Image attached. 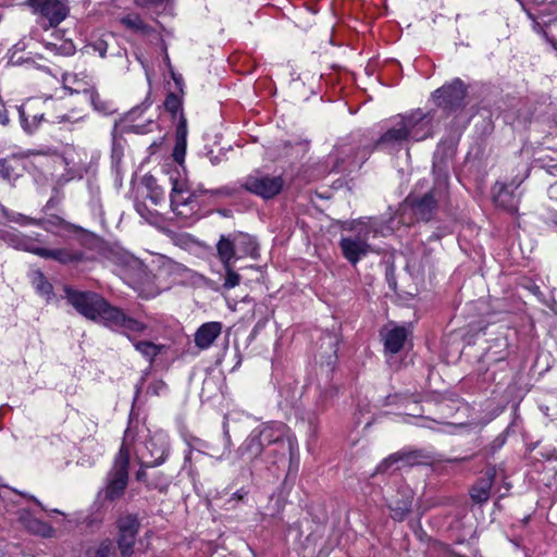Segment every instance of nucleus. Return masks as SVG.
I'll return each mask as SVG.
<instances>
[{
    "label": "nucleus",
    "instance_id": "1",
    "mask_svg": "<svg viewBox=\"0 0 557 557\" xmlns=\"http://www.w3.org/2000/svg\"><path fill=\"white\" fill-rule=\"evenodd\" d=\"M63 290L66 301L79 314L110 330L120 332L126 337H129V333H143L149 329L146 323L128 315L123 309L111 305L98 293L78 290L71 286H64Z\"/></svg>",
    "mask_w": 557,
    "mask_h": 557
},
{
    "label": "nucleus",
    "instance_id": "2",
    "mask_svg": "<svg viewBox=\"0 0 557 557\" xmlns=\"http://www.w3.org/2000/svg\"><path fill=\"white\" fill-rule=\"evenodd\" d=\"M338 242L343 257L351 264L356 265L361 259L370 253L377 252L370 243L371 238L377 237L381 233V223L375 218H361L346 223Z\"/></svg>",
    "mask_w": 557,
    "mask_h": 557
},
{
    "label": "nucleus",
    "instance_id": "3",
    "mask_svg": "<svg viewBox=\"0 0 557 557\" xmlns=\"http://www.w3.org/2000/svg\"><path fill=\"white\" fill-rule=\"evenodd\" d=\"M259 245L249 234L234 232L221 235L216 243V256L222 265L234 264L245 257L257 259Z\"/></svg>",
    "mask_w": 557,
    "mask_h": 557
},
{
    "label": "nucleus",
    "instance_id": "4",
    "mask_svg": "<svg viewBox=\"0 0 557 557\" xmlns=\"http://www.w3.org/2000/svg\"><path fill=\"white\" fill-rule=\"evenodd\" d=\"M129 448L125 441L116 454L113 466L107 474V484L103 490L104 499L113 502L119 499L128 483Z\"/></svg>",
    "mask_w": 557,
    "mask_h": 557
},
{
    "label": "nucleus",
    "instance_id": "5",
    "mask_svg": "<svg viewBox=\"0 0 557 557\" xmlns=\"http://www.w3.org/2000/svg\"><path fill=\"white\" fill-rule=\"evenodd\" d=\"M448 195L449 191L447 190L440 195L435 190V186H432L423 194H419L417 190L412 191L408 195L405 202L411 209L417 220L429 222L434 218L438 207L446 202Z\"/></svg>",
    "mask_w": 557,
    "mask_h": 557
},
{
    "label": "nucleus",
    "instance_id": "6",
    "mask_svg": "<svg viewBox=\"0 0 557 557\" xmlns=\"http://www.w3.org/2000/svg\"><path fill=\"white\" fill-rule=\"evenodd\" d=\"M25 4L45 29L59 26L70 13L67 0H26Z\"/></svg>",
    "mask_w": 557,
    "mask_h": 557
},
{
    "label": "nucleus",
    "instance_id": "7",
    "mask_svg": "<svg viewBox=\"0 0 557 557\" xmlns=\"http://www.w3.org/2000/svg\"><path fill=\"white\" fill-rule=\"evenodd\" d=\"M398 123L403 127L408 140L421 141L434 136V114L423 112L421 109L411 110L406 114L398 115Z\"/></svg>",
    "mask_w": 557,
    "mask_h": 557
},
{
    "label": "nucleus",
    "instance_id": "8",
    "mask_svg": "<svg viewBox=\"0 0 557 557\" xmlns=\"http://www.w3.org/2000/svg\"><path fill=\"white\" fill-rule=\"evenodd\" d=\"M455 146L453 143L441 141L433 156V186L441 195L445 190L449 191V173L455 157Z\"/></svg>",
    "mask_w": 557,
    "mask_h": 557
},
{
    "label": "nucleus",
    "instance_id": "9",
    "mask_svg": "<svg viewBox=\"0 0 557 557\" xmlns=\"http://www.w3.org/2000/svg\"><path fill=\"white\" fill-rule=\"evenodd\" d=\"M172 190L170 202L173 212L182 218H189L199 209L197 198L202 195L201 189L190 190L183 181L170 177Z\"/></svg>",
    "mask_w": 557,
    "mask_h": 557
},
{
    "label": "nucleus",
    "instance_id": "10",
    "mask_svg": "<svg viewBox=\"0 0 557 557\" xmlns=\"http://www.w3.org/2000/svg\"><path fill=\"white\" fill-rule=\"evenodd\" d=\"M467 92L465 83L460 78H454L450 83L433 91L432 97L438 108L450 113L466 106L465 98Z\"/></svg>",
    "mask_w": 557,
    "mask_h": 557
},
{
    "label": "nucleus",
    "instance_id": "11",
    "mask_svg": "<svg viewBox=\"0 0 557 557\" xmlns=\"http://www.w3.org/2000/svg\"><path fill=\"white\" fill-rule=\"evenodd\" d=\"M284 186V181L280 175H270L260 171H255L245 177L242 187L263 199H271L278 195Z\"/></svg>",
    "mask_w": 557,
    "mask_h": 557
},
{
    "label": "nucleus",
    "instance_id": "12",
    "mask_svg": "<svg viewBox=\"0 0 557 557\" xmlns=\"http://www.w3.org/2000/svg\"><path fill=\"white\" fill-rule=\"evenodd\" d=\"M252 431L260 441L267 440L268 445L278 446L283 456L288 451L290 457H293L294 450L296 449V440L288 436V428L286 424L282 422H268Z\"/></svg>",
    "mask_w": 557,
    "mask_h": 557
},
{
    "label": "nucleus",
    "instance_id": "13",
    "mask_svg": "<svg viewBox=\"0 0 557 557\" xmlns=\"http://www.w3.org/2000/svg\"><path fill=\"white\" fill-rule=\"evenodd\" d=\"M152 271L154 277L162 284L160 288H169L173 283L182 282L188 277L189 270L184 264L174 261L173 259L159 255L152 260Z\"/></svg>",
    "mask_w": 557,
    "mask_h": 557
},
{
    "label": "nucleus",
    "instance_id": "14",
    "mask_svg": "<svg viewBox=\"0 0 557 557\" xmlns=\"http://www.w3.org/2000/svg\"><path fill=\"white\" fill-rule=\"evenodd\" d=\"M373 149H376L374 145H343L338 150V154L335 161V168L338 171H355L362 166V164L369 159Z\"/></svg>",
    "mask_w": 557,
    "mask_h": 557
},
{
    "label": "nucleus",
    "instance_id": "15",
    "mask_svg": "<svg viewBox=\"0 0 557 557\" xmlns=\"http://www.w3.org/2000/svg\"><path fill=\"white\" fill-rule=\"evenodd\" d=\"M145 449L146 451L140 455L143 466L157 467L164 462L169 453V443L162 434H156L146 442Z\"/></svg>",
    "mask_w": 557,
    "mask_h": 557
},
{
    "label": "nucleus",
    "instance_id": "16",
    "mask_svg": "<svg viewBox=\"0 0 557 557\" xmlns=\"http://www.w3.org/2000/svg\"><path fill=\"white\" fill-rule=\"evenodd\" d=\"M408 141L406 133L397 119H395L393 124L374 143V147L387 153H395L401 150L404 145Z\"/></svg>",
    "mask_w": 557,
    "mask_h": 557
},
{
    "label": "nucleus",
    "instance_id": "17",
    "mask_svg": "<svg viewBox=\"0 0 557 557\" xmlns=\"http://www.w3.org/2000/svg\"><path fill=\"white\" fill-rule=\"evenodd\" d=\"M422 454L418 450L397 451L382 460L375 469V473H385L389 470H399L404 467H412L420 462Z\"/></svg>",
    "mask_w": 557,
    "mask_h": 557
},
{
    "label": "nucleus",
    "instance_id": "18",
    "mask_svg": "<svg viewBox=\"0 0 557 557\" xmlns=\"http://www.w3.org/2000/svg\"><path fill=\"white\" fill-rule=\"evenodd\" d=\"M414 493L409 487L398 490L397 495L388 503L391 517L396 521H403L411 511Z\"/></svg>",
    "mask_w": 557,
    "mask_h": 557
},
{
    "label": "nucleus",
    "instance_id": "19",
    "mask_svg": "<svg viewBox=\"0 0 557 557\" xmlns=\"http://www.w3.org/2000/svg\"><path fill=\"white\" fill-rule=\"evenodd\" d=\"M496 466H487L484 475L480 478L470 491L472 500L476 504L486 503L490 498L491 487L496 478Z\"/></svg>",
    "mask_w": 557,
    "mask_h": 557
},
{
    "label": "nucleus",
    "instance_id": "20",
    "mask_svg": "<svg viewBox=\"0 0 557 557\" xmlns=\"http://www.w3.org/2000/svg\"><path fill=\"white\" fill-rule=\"evenodd\" d=\"M494 203L504 210L516 213L518 211V203L520 196L515 194L513 189L504 183H496L493 187Z\"/></svg>",
    "mask_w": 557,
    "mask_h": 557
},
{
    "label": "nucleus",
    "instance_id": "21",
    "mask_svg": "<svg viewBox=\"0 0 557 557\" xmlns=\"http://www.w3.org/2000/svg\"><path fill=\"white\" fill-rule=\"evenodd\" d=\"M39 257L58 261L61 264H74L86 260L83 251L70 248L48 249L42 247Z\"/></svg>",
    "mask_w": 557,
    "mask_h": 557
},
{
    "label": "nucleus",
    "instance_id": "22",
    "mask_svg": "<svg viewBox=\"0 0 557 557\" xmlns=\"http://www.w3.org/2000/svg\"><path fill=\"white\" fill-rule=\"evenodd\" d=\"M3 239L14 249L30 252L38 257L40 256L42 247L39 246L38 238L30 237L22 233H7L3 236Z\"/></svg>",
    "mask_w": 557,
    "mask_h": 557
},
{
    "label": "nucleus",
    "instance_id": "23",
    "mask_svg": "<svg viewBox=\"0 0 557 557\" xmlns=\"http://www.w3.org/2000/svg\"><path fill=\"white\" fill-rule=\"evenodd\" d=\"M222 332V323L207 322L201 324L194 335L195 345L200 349H208Z\"/></svg>",
    "mask_w": 557,
    "mask_h": 557
},
{
    "label": "nucleus",
    "instance_id": "24",
    "mask_svg": "<svg viewBox=\"0 0 557 557\" xmlns=\"http://www.w3.org/2000/svg\"><path fill=\"white\" fill-rule=\"evenodd\" d=\"M262 444L253 431L246 437V440L237 448L235 456L242 461H253L262 454Z\"/></svg>",
    "mask_w": 557,
    "mask_h": 557
},
{
    "label": "nucleus",
    "instance_id": "25",
    "mask_svg": "<svg viewBox=\"0 0 557 557\" xmlns=\"http://www.w3.org/2000/svg\"><path fill=\"white\" fill-rule=\"evenodd\" d=\"M409 331L405 326H395L387 331L384 336V348L386 352L397 354L401 350L407 341Z\"/></svg>",
    "mask_w": 557,
    "mask_h": 557
},
{
    "label": "nucleus",
    "instance_id": "26",
    "mask_svg": "<svg viewBox=\"0 0 557 557\" xmlns=\"http://www.w3.org/2000/svg\"><path fill=\"white\" fill-rule=\"evenodd\" d=\"M143 332V334H145ZM133 335H137V333H129V337H127L132 343L136 351H138L150 364L154 361L156 357H158L165 348L164 345H158L150 341H136ZM141 335V333H138Z\"/></svg>",
    "mask_w": 557,
    "mask_h": 557
},
{
    "label": "nucleus",
    "instance_id": "27",
    "mask_svg": "<svg viewBox=\"0 0 557 557\" xmlns=\"http://www.w3.org/2000/svg\"><path fill=\"white\" fill-rule=\"evenodd\" d=\"M508 344L506 338H496L494 343L482 355L480 362L492 364L504 361L508 356Z\"/></svg>",
    "mask_w": 557,
    "mask_h": 557
},
{
    "label": "nucleus",
    "instance_id": "28",
    "mask_svg": "<svg viewBox=\"0 0 557 557\" xmlns=\"http://www.w3.org/2000/svg\"><path fill=\"white\" fill-rule=\"evenodd\" d=\"M119 533L136 535L139 532L140 522L136 513H125L120 516L116 521Z\"/></svg>",
    "mask_w": 557,
    "mask_h": 557
},
{
    "label": "nucleus",
    "instance_id": "29",
    "mask_svg": "<svg viewBox=\"0 0 557 557\" xmlns=\"http://www.w3.org/2000/svg\"><path fill=\"white\" fill-rule=\"evenodd\" d=\"M32 284L36 292L48 301L53 297L52 284L46 278L45 274L40 270L33 272Z\"/></svg>",
    "mask_w": 557,
    "mask_h": 557
},
{
    "label": "nucleus",
    "instance_id": "30",
    "mask_svg": "<svg viewBox=\"0 0 557 557\" xmlns=\"http://www.w3.org/2000/svg\"><path fill=\"white\" fill-rule=\"evenodd\" d=\"M85 94L88 96L90 103L94 109L102 114H112L116 111L112 101L102 99L101 96L95 89H86Z\"/></svg>",
    "mask_w": 557,
    "mask_h": 557
},
{
    "label": "nucleus",
    "instance_id": "31",
    "mask_svg": "<svg viewBox=\"0 0 557 557\" xmlns=\"http://www.w3.org/2000/svg\"><path fill=\"white\" fill-rule=\"evenodd\" d=\"M527 14L529 18H531L532 21H535L537 17L541 18L544 24L557 21V1L544 4L539 10L537 15L533 14L530 11H527Z\"/></svg>",
    "mask_w": 557,
    "mask_h": 557
},
{
    "label": "nucleus",
    "instance_id": "32",
    "mask_svg": "<svg viewBox=\"0 0 557 557\" xmlns=\"http://www.w3.org/2000/svg\"><path fill=\"white\" fill-rule=\"evenodd\" d=\"M144 184L149 191L148 198L153 205L158 206L164 201V190L157 184L153 176H145Z\"/></svg>",
    "mask_w": 557,
    "mask_h": 557
},
{
    "label": "nucleus",
    "instance_id": "33",
    "mask_svg": "<svg viewBox=\"0 0 557 557\" xmlns=\"http://www.w3.org/2000/svg\"><path fill=\"white\" fill-rule=\"evenodd\" d=\"M115 547L110 539L102 540L98 546L89 547L84 557H110L114 554Z\"/></svg>",
    "mask_w": 557,
    "mask_h": 557
},
{
    "label": "nucleus",
    "instance_id": "34",
    "mask_svg": "<svg viewBox=\"0 0 557 557\" xmlns=\"http://www.w3.org/2000/svg\"><path fill=\"white\" fill-rule=\"evenodd\" d=\"M115 262L128 271L141 272L144 269V263L138 258L126 252L117 253Z\"/></svg>",
    "mask_w": 557,
    "mask_h": 557
},
{
    "label": "nucleus",
    "instance_id": "35",
    "mask_svg": "<svg viewBox=\"0 0 557 557\" xmlns=\"http://www.w3.org/2000/svg\"><path fill=\"white\" fill-rule=\"evenodd\" d=\"M122 24L129 29L145 35L152 32V27L146 24L139 15H127L122 18Z\"/></svg>",
    "mask_w": 557,
    "mask_h": 557
},
{
    "label": "nucleus",
    "instance_id": "36",
    "mask_svg": "<svg viewBox=\"0 0 557 557\" xmlns=\"http://www.w3.org/2000/svg\"><path fill=\"white\" fill-rule=\"evenodd\" d=\"M1 212L5 216L7 220L11 222L18 223L21 225H42V220H37L27 215H24L22 213L11 212L7 208L1 207Z\"/></svg>",
    "mask_w": 557,
    "mask_h": 557
},
{
    "label": "nucleus",
    "instance_id": "37",
    "mask_svg": "<svg viewBox=\"0 0 557 557\" xmlns=\"http://www.w3.org/2000/svg\"><path fill=\"white\" fill-rule=\"evenodd\" d=\"M136 535L119 533L117 547L123 557H129L134 553Z\"/></svg>",
    "mask_w": 557,
    "mask_h": 557
},
{
    "label": "nucleus",
    "instance_id": "38",
    "mask_svg": "<svg viewBox=\"0 0 557 557\" xmlns=\"http://www.w3.org/2000/svg\"><path fill=\"white\" fill-rule=\"evenodd\" d=\"M20 115L22 127L28 134H33L38 128L40 122L44 120L42 113L28 116L24 111H21Z\"/></svg>",
    "mask_w": 557,
    "mask_h": 557
},
{
    "label": "nucleus",
    "instance_id": "39",
    "mask_svg": "<svg viewBox=\"0 0 557 557\" xmlns=\"http://www.w3.org/2000/svg\"><path fill=\"white\" fill-rule=\"evenodd\" d=\"M233 267L234 264L223 265V269L225 271L223 287L225 289L234 288L240 283V275L234 271Z\"/></svg>",
    "mask_w": 557,
    "mask_h": 557
},
{
    "label": "nucleus",
    "instance_id": "40",
    "mask_svg": "<svg viewBox=\"0 0 557 557\" xmlns=\"http://www.w3.org/2000/svg\"><path fill=\"white\" fill-rule=\"evenodd\" d=\"M507 437L504 433L498 434L491 444L483 448L485 457H493L506 443Z\"/></svg>",
    "mask_w": 557,
    "mask_h": 557
},
{
    "label": "nucleus",
    "instance_id": "41",
    "mask_svg": "<svg viewBox=\"0 0 557 557\" xmlns=\"http://www.w3.org/2000/svg\"><path fill=\"white\" fill-rule=\"evenodd\" d=\"M28 529L32 530L34 533L40 534L41 536L49 537L54 532L53 529L47 524L44 523L37 519H34L29 521Z\"/></svg>",
    "mask_w": 557,
    "mask_h": 557
},
{
    "label": "nucleus",
    "instance_id": "42",
    "mask_svg": "<svg viewBox=\"0 0 557 557\" xmlns=\"http://www.w3.org/2000/svg\"><path fill=\"white\" fill-rule=\"evenodd\" d=\"M338 394V388L336 386L325 387L318 398V405L321 406L322 409L326 408L329 403Z\"/></svg>",
    "mask_w": 557,
    "mask_h": 557
},
{
    "label": "nucleus",
    "instance_id": "43",
    "mask_svg": "<svg viewBox=\"0 0 557 557\" xmlns=\"http://www.w3.org/2000/svg\"><path fill=\"white\" fill-rule=\"evenodd\" d=\"M187 137V122L186 119L181 115L180 122L176 127V143L186 145Z\"/></svg>",
    "mask_w": 557,
    "mask_h": 557
},
{
    "label": "nucleus",
    "instance_id": "44",
    "mask_svg": "<svg viewBox=\"0 0 557 557\" xmlns=\"http://www.w3.org/2000/svg\"><path fill=\"white\" fill-rule=\"evenodd\" d=\"M13 168L8 163L5 159H0V177L7 181H11L15 177Z\"/></svg>",
    "mask_w": 557,
    "mask_h": 557
},
{
    "label": "nucleus",
    "instance_id": "45",
    "mask_svg": "<svg viewBox=\"0 0 557 557\" xmlns=\"http://www.w3.org/2000/svg\"><path fill=\"white\" fill-rule=\"evenodd\" d=\"M165 108L173 114H176L181 109V102L177 96L170 94L165 99Z\"/></svg>",
    "mask_w": 557,
    "mask_h": 557
},
{
    "label": "nucleus",
    "instance_id": "46",
    "mask_svg": "<svg viewBox=\"0 0 557 557\" xmlns=\"http://www.w3.org/2000/svg\"><path fill=\"white\" fill-rule=\"evenodd\" d=\"M201 193L210 194V195L216 196V197H232L235 195V189H233L228 186H223V187H220L216 189H211V190H202L201 189Z\"/></svg>",
    "mask_w": 557,
    "mask_h": 557
},
{
    "label": "nucleus",
    "instance_id": "47",
    "mask_svg": "<svg viewBox=\"0 0 557 557\" xmlns=\"http://www.w3.org/2000/svg\"><path fill=\"white\" fill-rule=\"evenodd\" d=\"M166 391V384L159 380L151 382L147 387V393L153 396H159Z\"/></svg>",
    "mask_w": 557,
    "mask_h": 557
},
{
    "label": "nucleus",
    "instance_id": "48",
    "mask_svg": "<svg viewBox=\"0 0 557 557\" xmlns=\"http://www.w3.org/2000/svg\"><path fill=\"white\" fill-rule=\"evenodd\" d=\"M325 339L327 341V344L330 345L331 350H332L329 356L327 363L332 364L337 358V356H336L337 348L336 347L338 345V341L335 336L330 335V334L325 337Z\"/></svg>",
    "mask_w": 557,
    "mask_h": 557
},
{
    "label": "nucleus",
    "instance_id": "49",
    "mask_svg": "<svg viewBox=\"0 0 557 557\" xmlns=\"http://www.w3.org/2000/svg\"><path fill=\"white\" fill-rule=\"evenodd\" d=\"M185 150H186V145L176 143L174 151H173V157L176 162L181 163L184 160Z\"/></svg>",
    "mask_w": 557,
    "mask_h": 557
},
{
    "label": "nucleus",
    "instance_id": "50",
    "mask_svg": "<svg viewBox=\"0 0 557 557\" xmlns=\"http://www.w3.org/2000/svg\"><path fill=\"white\" fill-rule=\"evenodd\" d=\"M91 48L94 51H97L101 58L106 57L107 53V42L103 40H98L95 44H92Z\"/></svg>",
    "mask_w": 557,
    "mask_h": 557
},
{
    "label": "nucleus",
    "instance_id": "51",
    "mask_svg": "<svg viewBox=\"0 0 557 557\" xmlns=\"http://www.w3.org/2000/svg\"><path fill=\"white\" fill-rule=\"evenodd\" d=\"M146 468L147 467L143 466V460H140V469L136 473L137 481H140V482L146 481V478H147Z\"/></svg>",
    "mask_w": 557,
    "mask_h": 557
},
{
    "label": "nucleus",
    "instance_id": "52",
    "mask_svg": "<svg viewBox=\"0 0 557 557\" xmlns=\"http://www.w3.org/2000/svg\"><path fill=\"white\" fill-rule=\"evenodd\" d=\"M247 495V492L244 491L243 488L236 491L235 493H233L232 497L228 499V503L232 502V500H236V502H239L242 499H244V497Z\"/></svg>",
    "mask_w": 557,
    "mask_h": 557
},
{
    "label": "nucleus",
    "instance_id": "53",
    "mask_svg": "<svg viewBox=\"0 0 557 557\" xmlns=\"http://www.w3.org/2000/svg\"><path fill=\"white\" fill-rule=\"evenodd\" d=\"M14 492H15V493H17V494H20V495H22V496H24V497H27V498L32 499V500H33L34 503H36V504H37V505H38L42 510H45L44 505H42V504L40 503V500H38L35 496H33V495H28V494H26V493H23V492L16 491V490H14Z\"/></svg>",
    "mask_w": 557,
    "mask_h": 557
},
{
    "label": "nucleus",
    "instance_id": "54",
    "mask_svg": "<svg viewBox=\"0 0 557 557\" xmlns=\"http://www.w3.org/2000/svg\"><path fill=\"white\" fill-rule=\"evenodd\" d=\"M223 429H224V436H225L226 445L230 446L232 444V441H231V435H230L228 430H227L226 422L223 423Z\"/></svg>",
    "mask_w": 557,
    "mask_h": 557
},
{
    "label": "nucleus",
    "instance_id": "55",
    "mask_svg": "<svg viewBox=\"0 0 557 557\" xmlns=\"http://www.w3.org/2000/svg\"><path fill=\"white\" fill-rule=\"evenodd\" d=\"M165 0H144V3L145 4H151V5H157V4H160L162 2H164Z\"/></svg>",
    "mask_w": 557,
    "mask_h": 557
},
{
    "label": "nucleus",
    "instance_id": "56",
    "mask_svg": "<svg viewBox=\"0 0 557 557\" xmlns=\"http://www.w3.org/2000/svg\"><path fill=\"white\" fill-rule=\"evenodd\" d=\"M57 119H58V122H59V123L64 122V121H66V120H67L65 115H63V116H58Z\"/></svg>",
    "mask_w": 557,
    "mask_h": 557
},
{
    "label": "nucleus",
    "instance_id": "57",
    "mask_svg": "<svg viewBox=\"0 0 557 557\" xmlns=\"http://www.w3.org/2000/svg\"><path fill=\"white\" fill-rule=\"evenodd\" d=\"M57 223H54L55 225H63L64 224V221L61 219V218H57Z\"/></svg>",
    "mask_w": 557,
    "mask_h": 557
},
{
    "label": "nucleus",
    "instance_id": "58",
    "mask_svg": "<svg viewBox=\"0 0 557 557\" xmlns=\"http://www.w3.org/2000/svg\"><path fill=\"white\" fill-rule=\"evenodd\" d=\"M260 442H261V444H262V449L264 450V448L269 446V445L267 444V440H261Z\"/></svg>",
    "mask_w": 557,
    "mask_h": 557
}]
</instances>
